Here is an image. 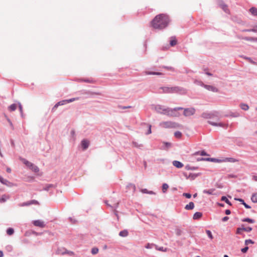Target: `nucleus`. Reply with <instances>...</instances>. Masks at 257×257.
<instances>
[{"label":"nucleus","mask_w":257,"mask_h":257,"mask_svg":"<svg viewBox=\"0 0 257 257\" xmlns=\"http://www.w3.org/2000/svg\"><path fill=\"white\" fill-rule=\"evenodd\" d=\"M169 23V17L166 14H161L154 18L151 22V25L154 29L162 30L165 28Z\"/></svg>","instance_id":"obj_1"},{"label":"nucleus","mask_w":257,"mask_h":257,"mask_svg":"<svg viewBox=\"0 0 257 257\" xmlns=\"http://www.w3.org/2000/svg\"><path fill=\"white\" fill-rule=\"evenodd\" d=\"M183 108L181 107L170 108L169 107L164 108V106L158 105L156 107V111L161 114H165L170 117H179L180 115L179 110H182Z\"/></svg>","instance_id":"obj_2"},{"label":"nucleus","mask_w":257,"mask_h":257,"mask_svg":"<svg viewBox=\"0 0 257 257\" xmlns=\"http://www.w3.org/2000/svg\"><path fill=\"white\" fill-rule=\"evenodd\" d=\"M160 126L165 128H180L182 127L181 124L173 121H163L160 123Z\"/></svg>","instance_id":"obj_3"},{"label":"nucleus","mask_w":257,"mask_h":257,"mask_svg":"<svg viewBox=\"0 0 257 257\" xmlns=\"http://www.w3.org/2000/svg\"><path fill=\"white\" fill-rule=\"evenodd\" d=\"M163 90V93H173L179 92L181 89L178 87H164L160 88Z\"/></svg>","instance_id":"obj_4"},{"label":"nucleus","mask_w":257,"mask_h":257,"mask_svg":"<svg viewBox=\"0 0 257 257\" xmlns=\"http://www.w3.org/2000/svg\"><path fill=\"white\" fill-rule=\"evenodd\" d=\"M78 98H72V99H70L64 100H62V101H59L57 103H56L54 105V106L53 107L52 111H55L57 109L58 106H59V105H62L65 104L66 103L71 102H72V101H73L74 100H78Z\"/></svg>","instance_id":"obj_5"},{"label":"nucleus","mask_w":257,"mask_h":257,"mask_svg":"<svg viewBox=\"0 0 257 257\" xmlns=\"http://www.w3.org/2000/svg\"><path fill=\"white\" fill-rule=\"evenodd\" d=\"M195 112V109L194 108H188L184 109L183 114L185 116H189L193 115Z\"/></svg>","instance_id":"obj_6"},{"label":"nucleus","mask_w":257,"mask_h":257,"mask_svg":"<svg viewBox=\"0 0 257 257\" xmlns=\"http://www.w3.org/2000/svg\"><path fill=\"white\" fill-rule=\"evenodd\" d=\"M33 224L34 225L37 227H39L41 228H44L45 227L46 225L43 220H36L33 221Z\"/></svg>","instance_id":"obj_7"},{"label":"nucleus","mask_w":257,"mask_h":257,"mask_svg":"<svg viewBox=\"0 0 257 257\" xmlns=\"http://www.w3.org/2000/svg\"><path fill=\"white\" fill-rule=\"evenodd\" d=\"M208 123L213 125V126H221V127H225L226 124L224 123H222L221 122H213L211 121H208Z\"/></svg>","instance_id":"obj_8"},{"label":"nucleus","mask_w":257,"mask_h":257,"mask_svg":"<svg viewBox=\"0 0 257 257\" xmlns=\"http://www.w3.org/2000/svg\"><path fill=\"white\" fill-rule=\"evenodd\" d=\"M204 87L207 90L214 92H218V90L215 87L212 85H204Z\"/></svg>","instance_id":"obj_9"},{"label":"nucleus","mask_w":257,"mask_h":257,"mask_svg":"<svg viewBox=\"0 0 257 257\" xmlns=\"http://www.w3.org/2000/svg\"><path fill=\"white\" fill-rule=\"evenodd\" d=\"M89 145V141L87 140H83L81 141V146L83 150H86L88 148Z\"/></svg>","instance_id":"obj_10"},{"label":"nucleus","mask_w":257,"mask_h":257,"mask_svg":"<svg viewBox=\"0 0 257 257\" xmlns=\"http://www.w3.org/2000/svg\"><path fill=\"white\" fill-rule=\"evenodd\" d=\"M172 164L174 166L176 167L177 168H181L184 166V165L181 162L178 161H174L172 162Z\"/></svg>","instance_id":"obj_11"},{"label":"nucleus","mask_w":257,"mask_h":257,"mask_svg":"<svg viewBox=\"0 0 257 257\" xmlns=\"http://www.w3.org/2000/svg\"><path fill=\"white\" fill-rule=\"evenodd\" d=\"M0 182L7 186H11V183L7 180L4 179L2 177L0 176Z\"/></svg>","instance_id":"obj_12"},{"label":"nucleus","mask_w":257,"mask_h":257,"mask_svg":"<svg viewBox=\"0 0 257 257\" xmlns=\"http://www.w3.org/2000/svg\"><path fill=\"white\" fill-rule=\"evenodd\" d=\"M194 208V204L192 202H190L188 204H187L185 209L186 210H192Z\"/></svg>","instance_id":"obj_13"},{"label":"nucleus","mask_w":257,"mask_h":257,"mask_svg":"<svg viewBox=\"0 0 257 257\" xmlns=\"http://www.w3.org/2000/svg\"><path fill=\"white\" fill-rule=\"evenodd\" d=\"M21 160L22 161V162L25 164L26 165L29 169L30 168L31 166H32V163L29 162L28 161L26 160L25 159H23V158H21Z\"/></svg>","instance_id":"obj_14"},{"label":"nucleus","mask_w":257,"mask_h":257,"mask_svg":"<svg viewBox=\"0 0 257 257\" xmlns=\"http://www.w3.org/2000/svg\"><path fill=\"white\" fill-rule=\"evenodd\" d=\"M249 12L253 16H257V9L252 7L249 9Z\"/></svg>","instance_id":"obj_15"},{"label":"nucleus","mask_w":257,"mask_h":257,"mask_svg":"<svg viewBox=\"0 0 257 257\" xmlns=\"http://www.w3.org/2000/svg\"><path fill=\"white\" fill-rule=\"evenodd\" d=\"M202 216V214L201 212H197L194 213L193 215V219H198L200 218Z\"/></svg>","instance_id":"obj_16"},{"label":"nucleus","mask_w":257,"mask_h":257,"mask_svg":"<svg viewBox=\"0 0 257 257\" xmlns=\"http://www.w3.org/2000/svg\"><path fill=\"white\" fill-rule=\"evenodd\" d=\"M215 191V189L212 188L209 190H203V193L205 194H208L209 195H213L214 192Z\"/></svg>","instance_id":"obj_17"},{"label":"nucleus","mask_w":257,"mask_h":257,"mask_svg":"<svg viewBox=\"0 0 257 257\" xmlns=\"http://www.w3.org/2000/svg\"><path fill=\"white\" fill-rule=\"evenodd\" d=\"M128 231L126 230H123L119 232V235L122 237H126L128 235Z\"/></svg>","instance_id":"obj_18"},{"label":"nucleus","mask_w":257,"mask_h":257,"mask_svg":"<svg viewBox=\"0 0 257 257\" xmlns=\"http://www.w3.org/2000/svg\"><path fill=\"white\" fill-rule=\"evenodd\" d=\"M30 169L35 173H37L39 171L38 167L34 165L33 164H32V166L30 167Z\"/></svg>","instance_id":"obj_19"},{"label":"nucleus","mask_w":257,"mask_h":257,"mask_svg":"<svg viewBox=\"0 0 257 257\" xmlns=\"http://www.w3.org/2000/svg\"><path fill=\"white\" fill-rule=\"evenodd\" d=\"M169 188V185L167 183H164L162 185V192L165 193Z\"/></svg>","instance_id":"obj_20"},{"label":"nucleus","mask_w":257,"mask_h":257,"mask_svg":"<svg viewBox=\"0 0 257 257\" xmlns=\"http://www.w3.org/2000/svg\"><path fill=\"white\" fill-rule=\"evenodd\" d=\"M171 40H170V45L171 46H174L175 45H176L177 44V40L176 39H175V38H174V37H172L171 38Z\"/></svg>","instance_id":"obj_21"},{"label":"nucleus","mask_w":257,"mask_h":257,"mask_svg":"<svg viewBox=\"0 0 257 257\" xmlns=\"http://www.w3.org/2000/svg\"><path fill=\"white\" fill-rule=\"evenodd\" d=\"M145 73L147 75H161L163 74L161 72H150V71H146Z\"/></svg>","instance_id":"obj_22"},{"label":"nucleus","mask_w":257,"mask_h":257,"mask_svg":"<svg viewBox=\"0 0 257 257\" xmlns=\"http://www.w3.org/2000/svg\"><path fill=\"white\" fill-rule=\"evenodd\" d=\"M17 108L16 104H12L9 107V110L11 111H15Z\"/></svg>","instance_id":"obj_23"},{"label":"nucleus","mask_w":257,"mask_h":257,"mask_svg":"<svg viewBox=\"0 0 257 257\" xmlns=\"http://www.w3.org/2000/svg\"><path fill=\"white\" fill-rule=\"evenodd\" d=\"M240 107L242 109L244 110H247L249 108L248 105L244 103H241L240 104Z\"/></svg>","instance_id":"obj_24"},{"label":"nucleus","mask_w":257,"mask_h":257,"mask_svg":"<svg viewBox=\"0 0 257 257\" xmlns=\"http://www.w3.org/2000/svg\"><path fill=\"white\" fill-rule=\"evenodd\" d=\"M251 199L253 202H257V193L253 194L251 198Z\"/></svg>","instance_id":"obj_25"},{"label":"nucleus","mask_w":257,"mask_h":257,"mask_svg":"<svg viewBox=\"0 0 257 257\" xmlns=\"http://www.w3.org/2000/svg\"><path fill=\"white\" fill-rule=\"evenodd\" d=\"M8 198H9V197L7 196H6V195H3L2 197L0 198V202H1V203L4 202Z\"/></svg>","instance_id":"obj_26"},{"label":"nucleus","mask_w":257,"mask_h":257,"mask_svg":"<svg viewBox=\"0 0 257 257\" xmlns=\"http://www.w3.org/2000/svg\"><path fill=\"white\" fill-rule=\"evenodd\" d=\"M221 200L225 201L227 204H229V205H231L230 202L225 196H222L221 197Z\"/></svg>","instance_id":"obj_27"},{"label":"nucleus","mask_w":257,"mask_h":257,"mask_svg":"<svg viewBox=\"0 0 257 257\" xmlns=\"http://www.w3.org/2000/svg\"><path fill=\"white\" fill-rule=\"evenodd\" d=\"M243 39L246 40V41H255V39L256 38H253V37H244L242 38Z\"/></svg>","instance_id":"obj_28"},{"label":"nucleus","mask_w":257,"mask_h":257,"mask_svg":"<svg viewBox=\"0 0 257 257\" xmlns=\"http://www.w3.org/2000/svg\"><path fill=\"white\" fill-rule=\"evenodd\" d=\"M14 230L12 228H9L7 230V233L9 235H12L14 233Z\"/></svg>","instance_id":"obj_29"},{"label":"nucleus","mask_w":257,"mask_h":257,"mask_svg":"<svg viewBox=\"0 0 257 257\" xmlns=\"http://www.w3.org/2000/svg\"><path fill=\"white\" fill-rule=\"evenodd\" d=\"M174 136L176 138L180 139L182 137V133L180 132H176L174 134Z\"/></svg>","instance_id":"obj_30"},{"label":"nucleus","mask_w":257,"mask_h":257,"mask_svg":"<svg viewBox=\"0 0 257 257\" xmlns=\"http://www.w3.org/2000/svg\"><path fill=\"white\" fill-rule=\"evenodd\" d=\"M242 221H244V222H249L250 223H252L254 222V220L249 218H244Z\"/></svg>","instance_id":"obj_31"},{"label":"nucleus","mask_w":257,"mask_h":257,"mask_svg":"<svg viewBox=\"0 0 257 257\" xmlns=\"http://www.w3.org/2000/svg\"><path fill=\"white\" fill-rule=\"evenodd\" d=\"M206 233H207V235L208 236V237H209L211 239H212L213 237V235H212V234L210 230H207L206 231Z\"/></svg>","instance_id":"obj_32"},{"label":"nucleus","mask_w":257,"mask_h":257,"mask_svg":"<svg viewBox=\"0 0 257 257\" xmlns=\"http://www.w3.org/2000/svg\"><path fill=\"white\" fill-rule=\"evenodd\" d=\"M175 231H176V234L178 236L181 235L182 233V231L181 229H180V228H177L176 229Z\"/></svg>","instance_id":"obj_33"},{"label":"nucleus","mask_w":257,"mask_h":257,"mask_svg":"<svg viewBox=\"0 0 257 257\" xmlns=\"http://www.w3.org/2000/svg\"><path fill=\"white\" fill-rule=\"evenodd\" d=\"M254 242L251 239H247L245 241V244L247 245L249 244H253Z\"/></svg>","instance_id":"obj_34"},{"label":"nucleus","mask_w":257,"mask_h":257,"mask_svg":"<svg viewBox=\"0 0 257 257\" xmlns=\"http://www.w3.org/2000/svg\"><path fill=\"white\" fill-rule=\"evenodd\" d=\"M226 160H227L228 162H232V163L236 162L237 161V160H236L235 159L232 158H226Z\"/></svg>","instance_id":"obj_35"},{"label":"nucleus","mask_w":257,"mask_h":257,"mask_svg":"<svg viewBox=\"0 0 257 257\" xmlns=\"http://www.w3.org/2000/svg\"><path fill=\"white\" fill-rule=\"evenodd\" d=\"M242 230L244 231H246V232H250L252 230V228L250 227H243L242 228Z\"/></svg>","instance_id":"obj_36"},{"label":"nucleus","mask_w":257,"mask_h":257,"mask_svg":"<svg viewBox=\"0 0 257 257\" xmlns=\"http://www.w3.org/2000/svg\"><path fill=\"white\" fill-rule=\"evenodd\" d=\"M221 8L224 10V12H225L226 13H227L228 11V10L227 8V6L225 5H221Z\"/></svg>","instance_id":"obj_37"},{"label":"nucleus","mask_w":257,"mask_h":257,"mask_svg":"<svg viewBox=\"0 0 257 257\" xmlns=\"http://www.w3.org/2000/svg\"><path fill=\"white\" fill-rule=\"evenodd\" d=\"M98 252V249L97 248H93L91 250V252L93 254H95Z\"/></svg>","instance_id":"obj_38"},{"label":"nucleus","mask_w":257,"mask_h":257,"mask_svg":"<svg viewBox=\"0 0 257 257\" xmlns=\"http://www.w3.org/2000/svg\"><path fill=\"white\" fill-rule=\"evenodd\" d=\"M183 196L186 197L187 198H190L191 197V195L190 194L186 193H184L183 194Z\"/></svg>","instance_id":"obj_39"},{"label":"nucleus","mask_w":257,"mask_h":257,"mask_svg":"<svg viewBox=\"0 0 257 257\" xmlns=\"http://www.w3.org/2000/svg\"><path fill=\"white\" fill-rule=\"evenodd\" d=\"M128 188H130L131 189H132L134 191H135L136 190V186L134 184H130L128 186Z\"/></svg>","instance_id":"obj_40"},{"label":"nucleus","mask_w":257,"mask_h":257,"mask_svg":"<svg viewBox=\"0 0 257 257\" xmlns=\"http://www.w3.org/2000/svg\"><path fill=\"white\" fill-rule=\"evenodd\" d=\"M31 205L30 202L28 201V202H24V203H22L20 206H28V205Z\"/></svg>","instance_id":"obj_41"},{"label":"nucleus","mask_w":257,"mask_h":257,"mask_svg":"<svg viewBox=\"0 0 257 257\" xmlns=\"http://www.w3.org/2000/svg\"><path fill=\"white\" fill-rule=\"evenodd\" d=\"M30 203H31V204H38L39 203L36 200H31V201H30Z\"/></svg>","instance_id":"obj_42"},{"label":"nucleus","mask_w":257,"mask_h":257,"mask_svg":"<svg viewBox=\"0 0 257 257\" xmlns=\"http://www.w3.org/2000/svg\"><path fill=\"white\" fill-rule=\"evenodd\" d=\"M242 231H243L242 228H238L236 230V233L240 234Z\"/></svg>","instance_id":"obj_43"},{"label":"nucleus","mask_w":257,"mask_h":257,"mask_svg":"<svg viewBox=\"0 0 257 257\" xmlns=\"http://www.w3.org/2000/svg\"><path fill=\"white\" fill-rule=\"evenodd\" d=\"M151 133H152V131H151V125L150 124V125H149L148 131L146 133V135L150 134H151Z\"/></svg>","instance_id":"obj_44"},{"label":"nucleus","mask_w":257,"mask_h":257,"mask_svg":"<svg viewBox=\"0 0 257 257\" xmlns=\"http://www.w3.org/2000/svg\"><path fill=\"white\" fill-rule=\"evenodd\" d=\"M248 249V247H247V246L245 247L244 248H243L241 249V251L243 253H245L247 251Z\"/></svg>","instance_id":"obj_45"},{"label":"nucleus","mask_w":257,"mask_h":257,"mask_svg":"<svg viewBox=\"0 0 257 257\" xmlns=\"http://www.w3.org/2000/svg\"><path fill=\"white\" fill-rule=\"evenodd\" d=\"M245 59L249 61L250 63L255 64V63L250 58L248 57H245Z\"/></svg>","instance_id":"obj_46"},{"label":"nucleus","mask_w":257,"mask_h":257,"mask_svg":"<svg viewBox=\"0 0 257 257\" xmlns=\"http://www.w3.org/2000/svg\"><path fill=\"white\" fill-rule=\"evenodd\" d=\"M152 244H150V243H147V244H146V245L145 246V247H146V248H148V249H149V248H151L152 247Z\"/></svg>","instance_id":"obj_47"},{"label":"nucleus","mask_w":257,"mask_h":257,"mask_svg":"<svg viewBox=\"0 0 257 257\" xmlns=\"http://www.w3.org/2000/svg\"><path fill=\"white\" fill-rule=\"evenodd\" d=\"M242 204L246 208H250V206L246 204L245 202H243Z\"/></svg>","instance_id":"obj_48"},{"label":"nucleus","mask_w":257,"mask_h":257,"mask_svg":"<svg viewBox=\"0 0 257 257\" xmlns=\"http://www.w3.org/2000/svg\"><path fill=\"white\" fill-rule=\"evenodd\" d=\"M229 219L228 217L227 216H225L222 219V220L224 222L225 221H226L227 220H228Z\"/></svg>","instance_id":"obj_49"},{"label":"nucleus","mask_w":257,"mask_h":257,"mask_svg":"<svg viewBox=\"0 0 257 257\" xmlns=\"http://www.w3.org/2000/svg\"><path fill=\"white\" fill-rule=\"evenodd\" d=\"M200 155L201 156H208V155L206 154V153L205 151H202L201 152Z\"/></svg>","instance_id":"obj_50"},{"label":"nucleus","mask_w":257,"mask_h":257,"mask_svg":"<svg viewBox=\"0 0 257 257\" xmlns=\"http://www.w3.org/2000/svg\"><path fill=\"white\" fill-rule=\"evenodd\" d=\"M235 200H237V201H239V202H241V203H242V204L243 202H244V201H243V199H240V198H238V199H236V198H235Z\"/></svg>","instance_id":"obj_51"},{"label":"nucleus","mask_w":257,"mask_h":257,"mask_svg":"<svg viewBox=\"0 0 257 257\" xmlns=\"http://www.w3.org/2000/svg\"><path fill=\"white\" fill-rule=\"evenodd\" d=\"M142 192H143V193H147L148 191L147 190V189H142L141 190Z\"/></svg>","instance_id":"obj_52"},{"label":"nucleus","mask_w":257,"mask_h":257,"mask_svg":"<svg viewBox=\"0 0 257 257\" xmlns=\"http://www.w3.org/2000/svg\"><path fill=\"white\" fill-rule=\"evenodd\" d=\"M230 211L228 209H227L225 210V214H227V215H229L230 214Z\"/></svg>","instance_id":"obj_53"},{"label":"nucleus","mask_w":257,"mask_h":257,"mask_svg":"<svg viewBox=\"0 0 257 257\" xmlns=\"http://www.w3.org/2000/svg\"><path fill=\"white\" fill-rule=\"evenodd\" d=\"M158 249L159 250H161V251H167V249H166V248H165V250H164V249H163V247H160L159 248H158Z\"/></svg>","instance_id":"obj_54"},{"label":"nucleus","mask_w":257,"mask_h":257,"mask_svg":"<svg viewBox=\"0 0 257 257\" xmlns=\"http://www.w3.org/2000/svg\"><path fill=\"white\" fill-rule=\"evenodd\" d=\"M147 193L150 194H155V193L152 191H148Z\"/></svg>","instance_id":"obj_55"},{"label":"nucleus","mask_w":257,"mask_h":257,"mask_svg":"<svg viewBox=\"0 0 257 257\" xmlns=\"http://www.w3.org/2000/svg\"><path fill=\"white\" fill-rule=\"evenodd\" d=\"M202 160H207V161H209V160L213 161V159H212V158L202 159Z\"/></svg>","instance_id":"obj_56"},{"label":"nucleus","mask_w":257,"mask_h":257,"mask_svg":"<svg viewBox=\"0 0 257 257\" xmlns=\"http://www.w3.org/2000/svg\"><path fill=\"white\" fill-rule=\"evenodd\" d=\"M163 67L165 69H169V70L172 69V68H171V67H166V66H163Z\"/></svg>","instance_id":"obj_57"},{"label":"nucleus","mask_w":257,"mask_h":257,"mask_svg":"<svg viewBox=\"0 0 257 257\" xmlns=\"http://www.w3.org/2000/svg\"><path fill=\"white\" fill-rule=\"evenodd\" d=\"M7 172H8V173H11V168H8L7 169Z\"/></svg>","instance_id":"obj_58"},{"label":"nucleus","mask_w":257,"mask_h":257,"mask_svg":"<svg viewBox=\"0 0 257 257\" xmlns=\"http://www.w3.org/2000/svg\"><path fill=\"white\" fill-rule=\"evenodd\" d=\"M19 108L21 111L22 110V106L21 103H19Z\"/></svg>","instance_id":"obj_59"},{"label":"nucleus","mask_w":257,"mask_h":257,"mask_svg":"<svg viewBox=\"0 0 257 257\" xmlns=\"http://www.w3.org/2000/svg\"><path fill=\"white\" fill-rule=\"evenodd\" d=\"M0 257H3V252L1 250H0Z\"/></svg>","instance_id":"obj_60"},{"label":"nucleus","mask_w":257,"mask_h":257,"mask_svg":"<svg viewBox=\"0 0 257 257\" xmlns=\"http://www.w3.org/2000/svg\"><path fill=\"white\" fill-rule=\"evenodd\" d=\"M8 121H9V122H10V125H11L12 126V127L13 128V124H12V122L10 121V119H8Z\"/></svg>","instance_id":"obj_61"},{"label":"nucleus","mask_w":257,"mask_h":257,"mask_svg":"<svg viewBox=\"0 0 257 257\" xmlns=\"http://www.w3.org/2000/svg\"><path fill=\"white\" fill-rule=\"evenodd\" d=\"M115 214L117 216V219H118V214H117V211L116 210L115 211Z\"/></svg>","instance_id":"obj_62"},{"label":"nucleus","mask_w":257,"mask_h":257,"mask_svg":"<svg viewBox=\"0 0 257 257\" xmlns=\"http://www.w3.org/2000/svg\"><path fill=\"white\" fill-rule=\"evenodd\" d=\"M243 32H251V29L250 30H243Z\"/></svg>","instance_id":"obj_63"},{"label":"nucleus","mask_w":257,"mask_h":257,"mask_svg":"<svg viewBox=\"0 0 257 257\" xmlns=\"http://www.w3.org/2000/svg\"><path fill=\"white\" fill-rule=\"evenodd\" d=\"M253 179L254 180L257 181V176H254Z\"/></svg>","instance_id":"obj_64"}]
</instances>
